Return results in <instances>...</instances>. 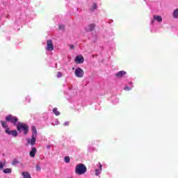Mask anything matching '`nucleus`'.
<instances>
[{
	"mask_svg": "<svg viewBox=\"0 0 178 178\" xmlns=\"http://www.w3.org/2000/svg\"><path fill=\"white\" fill-rule=\"evenodd\" d=\"M53 113H54L56 116H59V115H60V112L58 111V108H53Z\"/></svg>",
	"mask_w": 178,
	"mask_h": 178,
	"instance_id": "18",
	"label": "nucleus"
},
{
	"mask_svg": "<svg viewBox=\"0 0 178 178\" xmlns=\"http://www.w3.org/2000/svg\"><path fill=\"white\" fill-rule=\"evenodd\" d=\"M72 70H74V67L72 68Z\"/></svg>",
	"mask_w": 178,
	"mask_h": 178,
	"instance_id": "35",
	"label": "nucleus"
},
{
	"mask_svg": "<svg viewBox=\"0 0 178 178\" xmlns=\"http://www.w3.org/2000/svg\"><path fill=\"white\" fill-rule=\"evenodd\" d=\"M75 173L78 176L86 175V173H87V167L83 163H78L75 166Z\"/></svg>",
	"mask_w": 178,
	"mask_h": 178,
	"instance_id": "2",
	"label": "nucleus"
},
{
	"mask_svg": "<svg viewBox=\"0 0 178 178\" xmlns=\"http://www.w3.org/2000/svg\"><path fill=\"white\" fill-rule=\"evenodd\" d=\"M45 49L48 52H52V51H54V42H52V40H48L47 41V47H45Z\"/></svg>",
	"mask_w": 178,
	"mask_h": 178,
	"instance_id": "7",
	"label": "nucleus"
},
{
	"mask_svg": "<svg viewBox=\"0 0 178 178\" xmlns=\"http://www.w3.org/2000/svg\"><path fill=\"white\" fill-rule=\"evenodd\" d=\"M97 5L96 3H93L92 6V10H95V9H97Z\"/></svg>",
	"mask_w": 178,
	"mask_h": 178,
	"instance_id": "26",
	"label": "nucleus"
},
{
	"mask_svg": "<svg viewBox=\"0 0 178 178\" xmlns=\"http://www.w3.org/2000/svg\"><path fill=\"white\" fill-rule=\"evenodd\" d=\"M5 15V9L0 8V19Z\"/></svg>",
	"mask_w": 178,
	"mask_h": 178,
	"instance_id": "22",
	"label": "nucleus"
},
{
	"mask_svg": "<svg viewBox=\"0 0 178 178\" xmlns=\"http://www.w3.org/2000/svg\"><path fill=\"white\" fill-rule=\"evenodd\" d=\"M64 161L65 163H70V157L69 156H65L64 157Z\"/></svg>",
	"mask_w": 178,
	"mask_h": 178,
	"instance_id": "20",
	"label": "nucleus"
},
{
	"mask_svg": "<svg viewBox=\"0 0 178 178\" xmlns=\"http://www.w3.org/2000/svg\"><path fill=\"white\" fill-rule=\"evenodd\" d=\"M35 169L36 172H41V165H40V164H36Z\"/></svg>",
	"mask_w": 178,
	"mask_h": 178,
	"instance_id": "24",
	"label": "nucleus"
},
{
	"mask_svg": "<svg viewBox=\"0 0 178 178\" xmlns=\"http://www.w3.org/2000/svg\"><path fill=\"white\" fill-rule=\"evenodd\" d=\"M3 173L6 175H8L9 173H12V169L11 168H6L3 170Z\"/></svg>",
	"mask_w": 178,
	"mask_h": 178,
	"instance_id": "19",
	"label": "nucleus"
},
{
	"mask_svg": "<svg viewBox=\"0 0 178 178\" xmlns=\"http://www.w3.org/2000/svg\"><path fill=\"white\" fill-rule=\"evenodd\" d=\"M74 74L76 77H78L79 79H81L84 77V70L80 67H77L75 69Z\"/></svg>",
	"mask_w": 178,
	"mask_h": 178,
	"instance_id": "6",
	"label": "nucleus"
},
{
	"mask_svg": "<svg viewBox=\"0 0 178 178\" xmlns=\"http://www.w3.org/2000/svg\"><path fill=\"white\" fill-rule=\"evenodd\" d=\"M126 74H127V72H126L125 71H120L115 74V76L118 79H122V77H123L124 76H126Z\"/></svg>",
	"mask_w": 178,
	"mask_h": 178,
	"instance_id": "11",
	"label": "nucleus"
},
{
	"mask_svg": "<svg viewBox=\"0 0 178 178\" xmlns=\"http://www.w3.org/2000/svg\"><path fill=\"white\" fill-rule=\"evenodd\" d=\"M47 149H49V146H47Z\"/></svg>",
	"mask_w": 178,
	"mask_h": 178,
	"instance_id": "33",
	"label": "nucleus"
},
{
	"mask_svg": "<svg viewBox=\"0 0 178 178\" xmlns=\"http://www.w3.org/2000/svg\"><path fill=\"white\" fill-rule=\"evenodd\" d=\"M172 17L174 19H178V8L174 10L172 13Z\"/></svg>",
	"mask_w": 178,
	"mask_h": 178,
	"instance_id": "17",
	"label": "nucleus"
},
{
	"mask_svg": "<svg viewBox=\"0 0 178 178\" xmlns=\"http://www.w3.org/2000/svg\"><path fill=\"white\" fill-rule=\"evenodd\" d=\"M94 29H95V24H90L85 28V30L86 31H92V30H94Z\"/></svg>",
	"mask_w": 178,
	"mask_h": 178,
	"instance_id": "13",
	"label": "nucleus"
},
{
	"mask_svg": "<svg viewBox=\"0 0 178 178\" xmlns=\"http://www.w3.org/2000/svg\"><path fill=\"white\" fill-rule=\"evenodd\" d=\"M58 124H59V120H58V119L54 120L52 122V125L58 126Z\"/></svg>",
	"mask_w": 178,
	"mask_h": 178,
	"instance_id": "23",
	"label": "nucleus"
},
{
	"mask_svg": "<svg viewBox=\"0 0 178 178\" xmlns=\"http://www.w3.org/2000/svg\"><path fill=\"white\" fill-rule=\"evenodd\" d=\"M70 49H74V46L73 44L70 45Z\"/></svg>",
	"mask_w": 178,
	"mask_h": 178,
	"instance_id": "32",
	"label": "nucleus"
},
{
	"mask_svg": "<svg viewBox=\"0 0 178 178\" xmlns=\"http://www.w3.org/2000/svg\"><path fill=\"white\" fill-rule=\"evenodd\" d=\"M17 163H19V161L17 160H13L12 165H17Z\"/></svg>",
	"mask_w": 178,
	"mask_h": 178,
	"instance_id": "28",
	"label": "nucleus"
},
{
	"mask_svg": "<svg viewBox=\"0 0 178 178\" xmlns=\"http://www.w3.org/2000/svg\"><path fill=\"white\" fill-rule=\"evenodd\" d=\"M128 84H129V86H126L124 88V91H131V90H133V88L134 87L133 86V82H129Z\"/></svg>",
	"mask_w": 178,
	"mask_h": 178,
	"instance_id": "14",
	"label": "nucleus"
},
{
	"mask_svg": "<svg viewBox=\"0 0 178 178\" xmlns=\"http://www.w3.org/2000/svg\"><path fill=\"white\" fill-rule=\"evenodd\" d=\"M74 61L76 62V63H78V64L83 63H84V57H83V56H81V55L77 56L75 58Z\"/></svg>",
	"mask_w": 178,
	"mask_h": 178,
	"instance_id": "10",
	"label": "nucleus"
},
{
	"mask_svg": "<svg viewBox=\"0 0 178 178\" xmlns=\"http://www.w3.org/2000/svg\"><path fill=\"white\" fill-rule=\"evenodd\" d=\"M163 19L162 18V16L155 15L151 19V24L154 26V24H155V22H156V23L161 24L163 22Z\"/></svg>",
	"mask_w": 178,
	"mask_h": 178,
	"instance_id": "4",
	"label": "nucleus"
},
{
	"mask_svg": "<svg viewBox=\"0 0 178 178\" xmlns=\"http://www.w3.org/2000/svg\"><path fill=\"white\" fill-rule=\"evenodd\" d=\"M31 131H32L31 138H26V141L28 144H29L32 147H34L37 141V136L38 134V132H37V128H35V126L31 127Z\"/></svg>",
	"mask_w": 178,
	"mask_h": 178,
	"instance_id": "1",
	"label": "nucleus"
},
{
	"mask_svg": "<svg viewBox=\"0 0 178 178\" xmlns=\"http://www.w3.org/2000/svg\"><path fill=\"white\" fill-rule=\"evenodd\" d=\"M17 129L18 130V131H23L24 134L25 135L27 134V133H29V126L22 122H19L17 124Z\"/></svg>",
	"mask_w": 178,
	"mask_h": 178,
	"instance_id": "3",
	"label": "nucleus"
},
{
	"mask_svg": "<svg viewBox=\"0 0 178 178\" xmlns=\"http://www.w3.org/2000/svg\"><path fill=\"white\" fill-rule=\"evenodd\" d=\"M5 165H6L5 162L3 161L0 162V172L1 170H3V168H5Z\"/></svg>",
	"mask_w": 178,
	"mask_h": 178,
	"instance_id": "21",
	"label": "nucleus"
},
{
	"mask_svg": "<svg viewBox=\"0 0 178 178\" xmlns=\"http://www.w3.org/2000/svg\"><path fill=\"white\" fill-rule=\"evenodd\" d=\"M63 29H65V25H60L59 26V29L60 30H63Z\"/></svg>",
	"mask_w": 178,
	"mask_h": 178,
	"instance_id": "29",
	"label": "nucleus"
},
{
	"mask_svg": "<svg viewBox=\"0 0 178 178\" xmlns=\"http://www.w3.org/2000/svg\"><path fill=\"white\" fill-rule=\"evenodd\" d=\"M97 166L98 168H96L95 170V176H99L101 175V172H102V164H101V163H99Z\"/></svg>",
	"mask_w": 178,
	"mask_h": 178,
	"instance_id": "8",
	"label": "nucleus"
},
{
	"mask_svg": "<svg viewBox=\"0 0 178 178\" xmlns=\"http://www.w3.org/2000/svg\"><path fill=\"white\" fill-rule=\"evenodd\" d=\"M68 178H73V177H68Z\"/></svg>",
	"mask_w": 178,
	"mask_h": 178,
	"instance_id": "34",
	"label": "nucleus"
},
{
	"mask_svg": "<svg viewBox=\"0 0 178 178\" xmlns=\"http://www.w3.org/2000/svg\"><path fill=\"white\" fill-rule=\"evenodd\" d=\"M22 176L24 178H31V175H30V173L29 172H22Z\"/></svg>",
	"mask_w": 178,
	"mask_h": 178,
	"instance_id": "16",
	"label": "nucleus"
},
{
	"mask_svg": "<svg viewBox=\"0 0 178 178\" xmlns=\"http://www.w3.org/2000/svg\"><path fill=\"white\" fill-rule=\"evenodd\" d=\"M6 134H8L9 136H13V137H17V131L13 130L10 131L9 128H6L5 130Z\"/></svg>",
	"mask_w": 178,
	"mask_h": 178,
	"instance_id": "9",
	"label": "nucleus"
},
{
	"mask_svg": "<svg viewBox=\"0 0 178 178\" xmlns=\"http://www.w3.org/2000/svg\"><path fill=\"white\" fill-rule=\"evenodd\" d=\"M69 121L64 122V126H69Z\"/></svg>",
	"mask_w": 178,
	"mask_h": 178,
	"instance_id": "31",
	"label": "nucleus"
},
{
	"mask_svg": "<svg viewBox=\"0 0 178 178\" xmlns=\"http://www.w3.org/2000/svg\"><path fill=\"white\" fill-rule=\"evenodd\" d=\"M68 94L69 95L73 97L74 95H76V94H77V90L70 88L68 91Z\"/></svg>",
	"mask_w": 178,
	"mask_h": 178,
	"instance_id": "15",
	"label": "nucleus"
},
{
	"mask_svg": "<svg viewBox=\"0 0 178 178\" xmlns=\"http://www.w3.org/2000/svg\"><path fill=\"white\" fill-rule=\"evenodd\" d=\"M26 100L27 101V102H30L31 101V99H30V97H26Z\"/></svg>",
	"mask_w": 178,
	"mask_h": 178,
	"instance_id": "30",
	"label": "nucleus"
},
{
	"mask_svg": "<svg viewBox=\"0 0 178 178\" xmlns=\"http://www.w3.org/2000/svg\"><path fill=\"white\" fill-rule=\"evenodd\" d=\"M62 76H63L62 72H57V78L58 79H60V77H62Z\"/></svg>",
	"mask_w": 178,
	"mask_h": 178,
	"instance_id": "27",
	"label": "nucleus"
},
{
	"mask_svg": "<svg viewBox=\"0 0 178 178\" xmlns=\"http://www.w3.org/2000/svg\"><path fill=\"white\" fill-rule=\"evenodd\" d=\"M6 120L7 122H10V123H13V124H14V126H16V124H17V123L19 119H17V118H16L15 116L9 115L6 117Z\"/></svg>",
	"mask_w": 178,
	"mask_h": 178,
	"instance_id": "5",
	"label": "nucleus"
},
{
	"mask_svg": "<svg viewBox=\"0 0 178 178\" xmlns=\"http://www.w3.org/2000/svg\"><path fill=\"white\" fill-rule=\"evenodd\" d=\"M35 154H37V148L34 147H31V150L29 152L31 158H34V156H35Z\"/></svg>",
	"mask_w": 178,
	"mask_h": 178,
	"instance_id": "12",
	"label": "nucleus"
},
{
	"mask_svg": "<svg viewBox=\"0 0 178 178\" xmlns=\"http://www.w3.org/2000/svg\"><path fill=\"white\" fill-rule=\"evenodd\" d=\"M1 123L2 127H4V128L8 127V124H6V122L1 121Z\"/></svg>",
	"mask_w": 178,
	"mask_h": 178,
	"instance_id": "25",
	"label": "nucleus"
}]
</instances>
